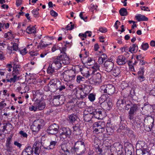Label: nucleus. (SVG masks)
Instances as JSON below:
<instances>
[{
	"mask_svg": "<svg viewBox=\"0 0 155 155\" xmlns=\"http://www.w3.org/2000/svg\"><path fill=\"white\" fill-rule=\"evenodd\" d=\"M128 118L130 120V122L133 125L138 127H140L142 125V120L137 116H133L132 117H128Z\"/></svg>",
	"mask_w": 155,
	"mask_h": 155,
	"instance_id": "dca6fc26",
	"label": "nucleus"
},
{
	"mask_svg": "<svg viewBox=\"0 0 155 155\" xmlns=\"http://www.w3.org/2000/svg\"><path fill=\"white\" fill-rule=\"evenodd\" d=\"M77 117L76 115L74 114H72L69 115L68 120L70 123H74L77 120Z\"/></svg>",
	"mask_w": 155,
	"mask_h": 155,
	"instance_id": "473e14b6",
	"label": "nucleus"
},
{
	"mask_svg": "<svg viewBox=\"0 0 155 155\" xmlns=\"http://www.w3.org/2000/svg\"><path fill=\"white\" fill-rule=\"evenodd\" d=\"M42 100L35 101L33 105H32L29 107V110L31 111L35 112L43 110L45 107L46 104L44 101Z\"/></svg>",
	"mask_w": 155,
	"mask_h": 155,
	"instance_id": "0eeeda50",
	"label": "nucleus"
},
{
	"mask_svg": "<svg viewBox=\"0 0 155 155\" xmlns=\"http://www.w3.org/2000/svg\"><path fill=\"white\" fill-rule=\"evenodd\" d=\"M86 144L83 141H78L75 143L72 147V150L73 152H75L77 155H82L85 151Z\"/></svg>",
	"mask_w": 155,
	"mask_h": 155,
	"instance_id": "20e7f679",
	"label": "nucleus"
},
{
	"mask_svg": "<svg viewBox=\"0 0 155 155\" xmlns=\"http://www.w3.org/2000/svg\"><path fill=\"white\" fill-rule=\"evenodd\" d=\"M12 137H8L6 140V142L4 147L5 150L9 153H11L13 150V147L12 144Z\"/></svg>",
	"mask_w": 155,
	"mask_h": 155,
	"instance_id": "f3484780",
	"label": "nucleus"
},
{
	"mask_svg": "<svg viewBox=\"0 0 155 155\" xmlns=\"http://www.w3.org/2000/svg\"><path fill=\"white\" fill-rule=\"evenodd\" d=\"M127 61L125 57L123 55H119L117 59V62L119 65L124 64Z\"/></svg>",
	"mask_w": 155,
	"mask_h": 155,
	"instance_id": "a878e982",
	"label": "nucleus"
},
{
	"mask_svg": "<svg viewBox=\"0 0 155 155\" xmlns=\"http://www.w3.org/2000/svg\"><path fill=\"white\" fill-rule=\"evenodd\" d=\"M60 155H71V151L73 152L72 147H71L69 144L62 143L59 146Z\"/></svg>",
	"mask_w": 155,
	"mask_h": 155,
	"instance_id": "423d86ee",
	"label": "nucleus"
},
{
	"mask_svg": "<svg viewBox=\"0 0 155 155\" xmlns=\"http://www.w3.org/2000/svg\"><path fill=\"white\" fill-rule=\"evenodd\" d=\"M53 63L58 68L62 66V64L67 65L70 63V58L66 53H63V54L53 58Z\"/></svg>",
	"mask_w": 155,
	"mask_h": 155,
	"instance_id": "7ed1b4c3",
	"label": "nucleus"
},
{
	"mask_svg": "<svg viewBox=\"0 0 155 155\" xmlns=\"http://www.w3.org/2000/svg\"><path fill=\"white\" fill-rule=\"evenodd\" d=\"M45 124V123L43 120L38 119L34 121L31 128L33 132H37L43 128Z\"/></svg>",
	"mask_w": 155,
	"mask_h": 155,
	"instance_id": "9d476101",
	"label": "nucleus"
},
{
	"mask_svg": "<svg viewBox=\"0 0 155 155\" xmlns=\"http://www.w3.org/2000/svg\"><path fill=\"white\" fill-rule=\"evenodd\" d=\"M20 53L22 55H24L27 53L28 51L26 48H24L23 49L20 50Z\"/></svg>",
	"mask_w": 155,
	"mask_h": 155,
	"instance_id": "e2e57ef3",
	"label": "nucleus"
},
{
	"mask_svg": "<svg viewBox=\"0 0 155 155\" xmlns=\"http://www.w3.org/2000/svg\"><path fill=\"white\" fill-rule=\"evenodd\" d=\"M82 86L83 88L81 89H83V91L87 94L91 92L93 88L91 85L87 84H83Z\"/></svg>",
	"mask_w": 155,
	"mask_h": 155,
	"instance_id": "bb28decb",
	"label": "nucleus"
},
{
	"mask_svg": "<svg viewBox=\"0 0 155 155\" xmlns=\"http://www.w3.org/2000/svg\"><path fill=\"white\" fill-rule=\"evenodd\" d=\"M45 124V123L43 120L38 119L34 121L31 128L33 132H37L43 128Z\"/></svg>",
	"mask_w": 155,
	"mask_h": 155,
	"instance_id": "1a4fd4ad",
	"label": "nucleus"
},
{
	"mask_svg": "<svg viewBox=\"0 0 155 155\" xmlns=\"http://www.w3.org/2000/svg\"><path fill=\"white\" fill-rule=\"evenodd\" d=\"M32 13L33 16L36 18H37L39 16L38 12L36 10L33 9L32 11Z\"/></svg>",
	"mask_w": 155,
	"mask_h": 155,
	"instance_id": "6e6d98bb",
	"label": "nucleus"
},
{
	"mask_svg": "<svg viewBox=\"0 0 155 155\" xmlns=\"http://www.w3.org/2000/svg\"><path fill=\"white\" fill-rule=\"evenodd\" d=\"M93 117V115L91 112L90 113L84 115V119L85 121L89 122L91 120V119Z\"/></svg>",
	"mask_w": 155,
	"mask_h": 155,
	"instance_id": "72a5a7b5",
	"label": "nucleus"
},
{
	"mask_svg": "<svg viewBox=\"0 0 155 155\" xmlns=\"http://www.w3.org/2000/svg\"><path fill=\"white\" fill-rule=\"evenodd\" d=\"M59 81L56 79H53L49 82L48 85V91L52 92H55L58 89Z\"/></svg>",
	"mask_w": 155,
	"mask_h": 155,
	"instance_id": "4468645a",
	"label": "nucleus"
},
{
	"mask_svg": "<svg viewBox=\"0 0 155 155\" xmlns=\"http://www.w3.org/2000/svg\"><path fill=\"white\" fill-rule=\"evenodd\" d=\"M94 127L95 128L94 131L98 133H103L105 130V127L104 123L101 121L95 122L94 124Z\"/></svg>",
	"mask_w": 155,
	"mask_h": 155,
	"instance_id": "2eb2a0df",
	"label": "nucleus"
},
{
	"mask_svg": "<svg viewBox=\"0 0 155 155\" xmlns=\"http://www.w3.org/2000/svg\"><path fill=\"white\" fill-rule=\"evenodd\" d=\"M57 143V141L56 140H51L50 142L49 145L46 147H44V148L47 150H52L55 148Z\"/></svg>",
	"mask_w": 155,
	"mask_h": 155,
	"instance_id": "cd10ccee",
	"label": "nucleus"
},
{
	"mask_svg": "<svg viewBox=\"0 0 155 155\" xmlns=\"http://www.w3.org/2000/svg\"><path fill=\"white\" fill-rule=\"evenodd\" d=\"M41 144L40 143L35 142L32 146L27 144L23 150L22 155H39L41 149Z\"/></svg>",
	"mask_w": 155,
	"mask_h": 155,
	"instance_id": "f257e3e1",
	"label": "nucleus"
},
{
	"mask_svg": "<svg viewBox=\"0 0 155 155\" xmlns=\"http://www.w3.org/2000/svg\"><path fill=\"white\" fill-rule=\"evenodd\" d=\"M119 13L121 16H126L128 15L127 9L124 8H121L119 11Z\"/></svg>",
	"mask_w": 155,
	"mask_h": 155,
	"instance_id": "a19ab883",
	"label": "nucleus"
},
{
	"mask_svg": "<svg viewBox=\"0 0 155 155\" xmlns=\"http://www.w3.org/2000/svg\"><path fill=\"white\" fill-rule=\"evenodd\" d=\"M6 125L7 126L8 129L11 130L12 128V124L11 123H10L9 121H8L6 123Z\"/></svg>",
	"mask_w": 155,
	"mask_h": 155,
	"instance_id": "0e129e2a",
	"label": "nucleus"
},
{
	"mask_svg": "<svg viewBox=\"0 0 155 155\" xmlns=\"http://www.w3.org/2000/svg\"><path fill=\"white\" fill-rule=\"evenodd\" d=\"M58 84L59 86L58 87H58V89L60 91H62L63 90L65 89L66 87L63 83L59 81V83Z\"/></svg>",
	"mask_w": 155,
	"mask_h": 155,
	"instance_id": "a18cd8bd",
	"label": "nucleus"
},
{
	"mask_svg": "<svg viewBox=\"0 0 155 155\" xmlns=\"http://www.w3.org/2000/svg\"><path fill=\"white\" fill-rule=\"evenodd\" d=\"M85 81V79L82 76L78 75L77 76L76 78V81L78 83H80L81 81Z\"/></svg>",
	"mask_w": 155,
	"mask_h": 155,
	"instance_id": "c03bdc74",
	"label": "nucleus"
},
{
	"mask_svg": "<svg viewBox=\"0 0 155 155\" xmlns=\"http://www.w3.org/2000/svg\"><path fill=\"white\" fill-rule=\"evenodd\" d=\"M5 102V101H2L0 102V111L6 106V104Z\"/></svg>",
	"mask_w": 155,
	"mask_h": 155,
	"instance_id": "864d4df0",
	"label": "nucleus"
},
{
	"mask_svg": "<svg viewBox=\"0 0 155 155\" xmlns=\"http://www.w3.org/2000/svg\"><path fill=\"white\" fill-rule=\"evenodd\" d=\"M88 94L85 93H84V91H81L79 93L80 97L82 99H83L87 96Z\"/></svg>",
	"mask_w": 155,
	"mask_h": 155,
	"instance_id": "8fccbe9b",
	"label": "nucleus"
},
{
	"mask_svg": "<svg viewBox=\"0 0 155 155\" xmlns=\"http://www.w3.org/2000/svg\"><path fill=\"white\" fill-rule=\"evenodd\" d=\"M135 18L138 21H147L148 20V18L146 17L144 15L138 14L136 15Z\"/></svg>",
	"mask_w": 155,
	"mask_h": 155,
	"instance_id": "c85d7f7f",
	"label": "nucleus"
},
{
	"mask_svg": "<svg viewBox=\"0 0 155 155\" xmlns=\"http://www.w3.org/2000/svg\"><path fill=\"white\" fill-rule=\"evenodd\" d=\"M154 118L152 117H148L145 118L144 122V125L148 126L150 130H152L153 125L154 122Z\"/></svg>",
	"mask_w": 155,
	"mask_h": 155,
	"instance_id": "a211bd4d",
	"label": "nucleus"
},
{
	"mask_svg": "<svg viewBox=\"0 0 155 155\" xmlns=\"http://www.w3.org/2000/svg\"><path fill=\"white\" fill-rule=\"evenodd\" d=\"M144 71L143 68V67H141L139 69V70L138 72V76H139L140 75H144Z\"/></svg>",
	"mask_w": 155,
	"mask_h": 155,
	"instance_id": "13d9d810",
	"label": "nucleus"
},
{
	"mask_svg": "<svg viewBox=\"0 0 155 155\" xmlns=\"http://www.w3.org/2000/svg\"><path fill=\"white\" fill-rule=\"evenodd\" d=\"M113 70V75L117 77L118 76L120 73V69L118 67H115L114 68Z\"/></svg>",
	"mask_w": 155,
	"mask_h": 155,
	"instance_id": "e433bc0d",
	"label": "nucleus"
},
{
	"mask_svg": "<svg viewBox=\"0 0 155 155\" xmlns=\"http://www.w3.org/2000/svg\"><path fill=\"white\" fill-rule=\"evenodd\" d=\"M19 134L23 137L27 138L28 137V135L27 134V133H26L25 132H24V131L22 130L20 131L19 132Z\"/></svg>",
	"mask_w": 155,
	"mask_h": 155,
	"instance_id": "bf43d9fd",
	"label": "nucleus"
},
{
	"mask_svg": "<svg viewBox=\"0 0 155 155\" xmlns=\"http://www.w3.org/2000/svg\"><path fill=\"white\" fill-rule=\"evenodd\" d=\"M138 49V46L136 44H133L129 48V51L131 53H135Z\"/></svg>",
	"mask_w": 155,
	"mask_h": 155,
	"instance_id": "2f4dec72",
	"label": "nucleus"
},
{
	"mask_svg": "<svg viewBox=\"0 0 155 155\" xmlns=\"http://www.w3.org/2000/svg\"><path fill=\"white\" fill-rule=\"evenodd\" d=\"M96 95L93 93L90 94L88 95V98L91 102L93 101L95 99Z\"/></svg>",
	"mask_w": 155,
	"mask_h": 155,
	"instance_id": "49530a36",
	"label": "nucleus"
},
{
	"mask_svg": "<svg viewBox=\"0 0 155 155\" xmlns=\"http://www.w3.org/2000/svg\"><path fill=\"white\" fill-rule=\"evenodd\" d=\"M92 79L90 78V79H88V80H86L85 81V84H87L91 85L93 83V80H92Z\"/></svg>",
	"mask_w": 155,
	"mask_h": 155,
	"instance_id": "774afa93",
	"label": "nucleus"
},
{
	"mask_svg": "<svg viewBox=\"0 0 155 155\" xmlns=\"http://www.w3.org/2000/svg\"><path fill=\"white\" fill-rule=\"evenodd\" d=\"M33 91L35 92V94H33V97L35 99V101L42 100V97L44 95L42 90H37L35 91Z\"/></svg>",
	"mask_w": 155,
	"mask_h": 155,
	"instance_id": "aec40b11",
	"label": "nucleus"
},
{
	"mask_svg": "<svg viewBox=\"0 0 155 155\" xmlns=\"http://www.w3.org/2000/svg\"><path fill=\"white\" fill-rule=\"evenodd\" d=\"M47 71L48 74H52L55 72V69L52 66V64H50Z\"/></svg>",
	"mask_w": 155,
	"mask_h": 155,
	"instance_id": "4c0bfd02",
	"label": "nucleus"
},
{
	"mask_svg": "<svg viewBox=\"0 0 155 155\" xmlns=\"http://www.w3.org/2000/svg\"><path fill=\"white\" fill-rule=\"evenodd\" d=\"M60 73L61 78H62L63 80L67 82H69L75 79L76 73L75 71L73 70H71L65 71L62 73Z\"/></svg>",
	"mask_w": 155,
	"mask_h": 155,
	"instance_id": "39448f33",
	"label": "nucleus"
},
{
	"mask_svg": "<svg viewBox=\"0 0 155 155\" xmlns=\"http://www.w3.org/2000/svg\"><path fill=\"white\" fill-rule=\"evenodd\" d=\"M60 137L63 139L70 138L72 133L71 130L68 127H62L60 129Z\"/></svg>",
	"mask_w": 155,
	"mask_h": 155,
	"instance_id": "ddd939ff",
	"label": "nucleus"
},
{
	"mask_svg": "<svg viewBox=\"0 0 155 155\" xmlns=\"http://www.w3.org/2000/svg\"><path fill=\"white\" fill-rule=\"evenodd\" d=\"M26 32L28 34L36 33V29L35 26H28L26 29Z\"/></svg>",
	"mask_w": 155,
	"mask_h": 155,
	"instance_id": "7c9ffc66",
	"label": "nucleus"
},
{
	"mask_svg": "<svg viewBox=\"0 0 155 155\" xmlns=\"http://www.w3.org/2000/svg\"><path fill=\"white\" fill-rule=\"evenodd\" d=\"M60 97L61 96L60 95L54 96L53 100V103L55 106H58L60 104V103L59 100Z\"/></svg>",
	"mask_w": 155,
	"mask_h": 155,
	"instance_id": "c756f323",
	"label": "nucleus"
},
{
	"mask_svg": "<svg viewBox=\"0 0 155 155\" xmlns=\"http://www.w3.org/2000/svg\"><path fill=\"white\" fill-rule=\"evenodd\" d=\"M149 45L148 43H143L141 45V48L144 50L146 51L149 48Z\"/></svg>",
	"mask_w": 155,
	"mask_h": 155,
	"instance_id": "603ef678",
	"label": "nucleus"
},
{
	"mask_svg": "<svg viewBox=\"0 0 155 155\" xmlns=\"http://www.w3.org/2000/svg\"><path fill=\"white\" fill-rule=\"evenodd\" d=\"M13 75H15L16 74L17 76L19 74V69H13Z\"/></svg>",
	"mask_w": 155,
	"mask_h": 155,
	"instance_id": "052dcab7",
	"label": "nucleus"
},
{
	"mask_svg": "<svg viewBox=\"0 0 155 155\" xmlns=\"http://www.w3.org/2000/svg\"><path fill=\"white\" fill-rule=\"evenodd\" d=\"M93 83L95 85H98L102 82L101 75L99 73H97L94 74L92 79Z\"/></svg>",
	"mask_w": 155,
	"mask_h": 155,
	"instance_id": "412c9836",
	"label": "nucleus"
},
{
	"mask_svg": "<svg viewBox=\"0 0 155 155\" xmlns=\"http://www.w3.org/2000/svg\"><path fill=\"white\" fill-rule=\"evenodd\" d=\"M50 14L52 16L54 17H57L58 15V13L53 10H51L50 11Z\"/></svg>",
	"mask_w": 155,
	"mask_h": 155,
	"instance_id": "338daca9",
	"label": "nucleus"
},
{
	"mask_svg": "<svg viewBox=\"0 0 155 155\" xmlns=\"http://www.w3.org/2000/svg\"><path fill=\"white\" fill-rule=\"evenodd\" d=\"M105 128L107 133L108 135H112V133L114 132L113 129L111 127H106Z\"/></svg>",
	"mask_w": 155,
	"mask_h": 155,
	"instance_id": "de8ad7c7",
	"label": "nucleus"
},
{
	"mask_svg": "<svg viewBox=\"0 0 155 155\" xmlns=\"http://www.w3.org/2000/svg\"><path fill=\"white\" fill-rule=\"evenodd\" d=\"M129 100L125 104V110H128L129 109H130L131 107L132 106L133 104L132 103V102L131 101V99L130 98H129Z\"/></svg>",
	"mask_w": 155,
	"mask_h": 155,
	"instance_id": "ea45409f",
	"label": "nucleus"
},
{
	"mask_svg": "<svg viewBox=\"0 0 155 155\" xmlns=\"http://www.w3.org/2000/svg\"><path fill=\"white\" fill-rule=\"evenodd\" d=\"M138 105L136 104H134L131 107L130 109L128 112V117H132L134 116L137 110L138 109Z\"/></svg>",
	"mask_w": 155,
	"mask_h": 155,
	"instance_id": "5701e85b",
	"label": "nucleus"
},
{
	"mask_svg": "<svg viewBox=\"0 0 155 155\" xmlns=\"http://www.w3.org/2000/svg\"><path fill=\"white\" fill-rule=\"evenodd\" d=\"M89 33H92V32L90 31H87L84 33H80L79 35V36L80 37H82L86 38L87 37L86 34Z\"/></svg>",
	"mask_w": 155,
	"mask_h": 155,
	"instance_id": "5fc2aeb1",
	"label": "nucleus"
},
{
	"mask_svg": "<svg viewBox=\"0 0 155 155\" xmlns=\"http://www.w3.org/2000/svg\"><path fill=\"white\" fill-rule=\"evenodd\" d=\"M134 151V147L131 143H126L125 144V151Z\"/></svg>",
	"mask_w": 155,
	"mask_h": 155,
	"instance_id": "58836bf2",
	"label": "nucleus"
},
{
	"mask_svg": "<svg viewBox=\"0 0 155 155\" xmlns=\"http://www.w3.org/2000/svg\"><path fill=\"white\" fill-rule=\"evenodd\" d=\"M13 75V77L10 78L11 83H15L16 81L19 79V77H17L16 74Z\"/></svg>",
	"mask_w": 155,
	"mask_h": 155,
	"instance_id": "3c124183",
	"label": "nucleus"
},
{
	"mask_svg": "<svg viewBox=\"0 0 155 155\" xmlns=\"http://www.w3.org/2000/svg\"><path fill=\"white\" fill-rule=\"evenodd\" d=\"M74 133L76 135H79L82 133V126L79 123L77 124L74 126H73Z\"/></svg>",
	"mask_w": 155,
	"mask_h": 155,
	"instance_id": "4be33fe9",
	"label": "nucleus"
},
{
	"mask_svg": "<svg viewBox=\"0 0 155 155\" xmlns=\"http://www.w3.org/2000/svg\"><path fill=\"white\" fill-rule=\"evenodd\" d=\"M18 45L17 44L14 43L12 47H9L8 49L11 51H17L18 49Z\"/></svg>",
	"mask_w": 155,
	"mask_h": 155,
	"instance_id": "79ce46f5",
	"label": "nucleus"
},
{
	"mask_svg": "<svg viewBox=\"0 0 155 155\" xmlns=\"http://www.w3.org/2000/svg\"><path fill=\"white\" fill-rule=\"evenodd\" d=\"M125 121V118L124 115H122L120 117V123L119 124V127L117 129V131L118 132H120L121 130H124L125 128V124L124 123Z\"/></svg>",
	"mask_w": 155,
	"mask_h": 155,
	"instance_id": "b1692460",
	"label": "nucleus"
},
{
	"mask_svg": "<svg viewBox=\"0 0 155 155\" xmlns=\"http://www.w3.org/2000/svg\"><path fill=\"white\" fill-rule=\"evenodd\" d=\"M137 78L140 82L143 81L145 79V78L144 76V75H140L138 76Z\"/></svg>",
	"mask_w": 155,
	"mask_h": 155,
	"instance_id": "680f3d73",
	"label": "nucleus"
},
{
	"mask_svg": "<svg viewBox=\"0 0 155 155\" xmlns=\"http://www.w3.org/2000/svg\"><path fill=\"white\" fill-rule=\"evenodd\" d=\"M104 65V70L108 72L112 71L114 66V63L110 61H106Z\"/></svg>",
	"mask_w": 155,
	"mask_h": 155,
	"instance_id": "6ab92c4d",
	"label": "nucleus"
},
{
	"mask_svg": "<svg viewBox=\"0 0 155 155\" xmlns=\"http://www.w3.org/2000/svg\"><path fill=\"white\" fill-rule=\"evenodd\" d=\"M99 31L102 33H104L106 32L107 30L106 28L101 27L99 28Z\"/></svg>",
	"mask_w": 155,
	"mask_h": 155,
	"instance_id": "69168bd1",
	"label": "nucleus"
},
{
	"mask_svg": "<svg viewBox=\"0 0 155 155\" xmlns=\"http://www.w3.org/2000/svg\"><path fill=\"white\" fill-rule=\"evenodd\" d=\"M91 113L95 118L101 119L104 116L105 112L103 108L99 107L93 110Z\"/></svg>",
	"mask_w": 155,
	"mask_h": 155,
	"instance_id": "9b49d317",
	"label": "nucleus"
},
{
	"mask_svg": "<svg viewBox=\"0 0 155 155\" xmlns=\"http://www.w3.org/2000/svg\"><path fill=\"white\" fill-rule=\"evenodd\" d=\"M103 106L104 110H109L113 106L112 100L109 98L107 102H105L102 104Z\"/></svg>",
	"mask_w": 155,
	"mask_h": 155,
	"instance_id": "393cba45",
	"label": "nucleus"
},
{
	"mask_svg": "<svg viewBox=\"0 0 155 155\" xmlns=\"http://www.w3.org/2000/svg\"><path fill=\"white\" fill-rule=\"evenodd\" d=\"M12 68V66L11 64H8L6 65V70L9 72L11 71Z\"/></svg>",
	"mask_w": 155,
	"mask_h": 155,
	"instance_id": "4d7b16f0",
	"label": "nucleus"
},
{
	"mask_svg": "<svg viewBox=\"0 0 155 155\" xmlns=\"http://www.w3.org/2000/svg\"><path fill=\"white\" fill-rule=\"evenodd\" d=\"M130 98L132 101H137V97L135 95V93L134 90H131L129 94L127 95H123V97L118 100L117 103V106H119L121 107H125V104L129 100V98Z\"/></svg>",
	"mask_w": 155,
	"mask_h": 155,
	"instance_id": "f03ea898",
	"label": "nucleus"
},
{
	"mask_svg": "<svg viewBox=\"0 0 155 155\" xmlns=\"http://www.w3.org/2000/svg\"><path fill=\"white\" fill-rule=\"evenodd\" d=\"M94 147L97 154H101L103 151L102 148L100 147L99 146L98 144H96L94 145Z\"/></svg>",
	"mask_w": 155,
	"mask_h": 155,
	"instance_id": "37998d69",
	"label": "nucleus"
},
{
	"mask_svg": "<svg viewBox=\"0 0 155 155\" xmlns=\"http://www.w3.org/2000/svg\"><path fill=\"white\" fill-rule=\"evenodd\" d=\"M99 90L101 93H105L109 95L113 94L115 91V87L113 85L110 84L101 86Z\"/></svg>",
	"mask_w": 155,
	"mask_h": 155,
	"instance_id": "6e6552de",
	"label": "nucleus"
},
{
	"mask_svg": "<svg viewBox=\"0 0 155 155\" xmlns=\"http://www.w3.org/2000/svg\"><path fill=\"white\" fill-rule=\"evenodd\" d=\"M13 36L11 33V31H9L7 33H6L4 35V37L5 38H7L8 39H9L12 38H13Z\"/></svg>",
	"mask_w": 155,
	"mask_h": 155,
	"instance_id": "09e8293b",
	"label": "nucleus"
},
{
	"mask_svg": "<svg viewBox=\"0 0 155 155\" xmlns=\"http://www.w3.org/2000/svg\"><path fill=\"white\" fill-rule=\"evenodd\" d=\"M107 94H102L101 97L99 98V103L100 104H102L105 102V101L107 100Z\"/></svg>",
	"mask_w": 155,
	"mask_h": 155,
	"instance_id": "f704fd0d",
	"label": "nucleus"
},
{
	"mask_svg": "<svg viewBox=\"0 0 155 155\" xmlns=\"http://www.w3.org/2000/svg\"><path fill=\"white\" fill-rule=\"evenodd\" d=\"M59 128L58 124L53 123L48 126L46 131L49 134L55 135L58 133Z\"/></svg>",
	"mask_w": 155,
	"mask_h": 155,
	"instance_id": "f8f14e48",
	"label": "nucleus"
},
{
	"mask_svg": "<svg viewBox=\"0 0 155 155\" xmlns=\"http://www.w3.org/2000/svg\"><path fill=\"white\" fill-rule=\"evenodd\" d=\"M137 155H149L148 152L145 149H139L136 151Z\"/></svg>",
	"mask_w": 155,
	"mask_h": 155,
	"instance_id": "c9c22d12",
	"label": "nucleus"
}]
</instances>
